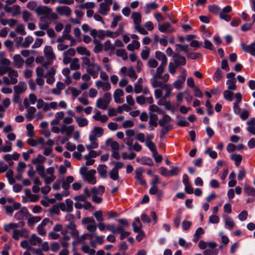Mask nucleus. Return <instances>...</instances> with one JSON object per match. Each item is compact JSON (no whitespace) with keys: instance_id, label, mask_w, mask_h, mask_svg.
I'll return each instance as SVG.
<instances>
[{"instance_id":"obj_6","label":"nucleus","mask_w":255,"mask_h":255,"mask_svg":"<svg viewBox=\"0 0 255 255\" xmlns=\"http://www.w3.org/2000/svg\"><path fill=\"white\" fill-rule=\"evenodd\" d=\"M54 169L52 167H48L46 169L45 177H44V182L46 184H50L55 180L56 177L54 175Z\"/></svg>"},{"instance_id":"obj_44","label":"nucleus","mask_w":255,"mask_h":255,"mask_svg":"<svg viewBox=\"0 0 255 255\" xmlns=\"http://www.w3.org/2000/svg\"><path fill=\"white\" fill-rule=\"evenodd\" d=\"M80 67L79 60L77 58L72 59L70 64V68L72 70H77Z\"/></svg>"},{"instance_id":"obj_28","label":"nucleus","mask_w":255,"mask_h":255,"mask_svg":"<svg viewBox=\"0 0 255 255\" xmlns=\"http://www.w3.org/2000/svg\"><path fill=\"white\" fill-rule=\"evenodd\" d=\"M25 232H26V230L25 229H22L21 230L16 229L13 231L12 237L15 240H19L20 238L24 236Z\"/></svg>"},{"instance_id":"obj_63","label":"nucleus","mask_w":255,"mask_h":255,"mask_svg":"<svg viewBox=\"0 0 255 255\" xmlns=\"http://www.w3.org/2000/svg\"><path fill=\"white\" fill-rule=\"evenodd\" d=\"M159 79H152L151 80V85L153 88L160 87L162 89L163 86L165 84H164L161 81L158 80Z\"/></svg>"},{"instance_id":"obj_14","label":"nucleus","mask_w":255,"mask_h":255,"mask_svg":"<svg viewBox=\"0 0 255 255\" xmlns=\"http://www.w3.org/2000/svg\"><path fill=\"white\" fill-rule=\"evenodd\" d=\"M56 11L59 14L67 17L70 16L72 13V10L67 6H58L56 8Z\"/></svg>"},{"instance_id":"obj_12","label":"nucleus","mask_w":255,"mask_h":255,"mask_svg":"<svg viewBox=\"0 0 255 255\" xmlns=\"http://www.w3.org/2000/svg\"><path fill=\"white\" fill-rule=\"evenodd\" d=\"M96 173V171L95 170L91 169L88 171L83 179L91 184H95L96 183V179L95 176Z\"/></svg>"},{"instance_id":"obj_34","label":"nucleus","mask_w":255,"mask_h":255,"mask_svg":"<svg viewBox=\"0 0 255 255\" xmlns=\"http://www.w3.org/2000/svg\"><path fill=\"white\" fill-rule=\"evenodd\" d=\"M137 162H139L141 164L147 165L149 166H152L153 164V161L151 158L143 156L141 158H137L136 159Z\"/></svg>"},{"instance_id":"obj_21","label":"nucleus","mask_w":255,"mask_h":255,"mask_svg":"<svg viewBox=\"0 0 255 255\" xmlns=\"http://www.w3.org/2000/svg\"><path fill=\"white\" fill-rule=\"evenodd\" d=\"M74 181V177L72 176H68L65 178L62 179V187L65 190L70 188V184Z\"/></svg>"},{"instance_id":"obj_39","label":"nucleus","mask_w":255,"mask_h":255,"mask_svg":"<svg viewBox=\"0 0 255 255\" xmlns=\"http://www.w3.org/2000/svg\"><path fill=\"white\" fill-rule=\"evenodd\" d=\"M18 227V224L11 222L9 224H5L3 225V229L6 232L9 233L12 230L14 231Z\"/></svg>"},{"instance_id":"obj_4","label":"nucleus","mask_w":255,"mask_h":255,"mask_svg":"<svg viewBox=\"0 0 255 255\" xmlns=\"http://www.w3.org/2000/svg\"><path fill=\"white\" fill-rule=\"evenodd\" d=\"M101 66L95 63L93 65H92L91 66L86 67V72L93 77V78L96 79L98 77L99 72L101 70Z\"/></svg>"},{"instance_id":"obj_24","label":"nucleus","mask_w":255,"mask_h":255,"mask_svg":"<svg viewBox=\"0 0 255 255\" xmlns=\"http://www.w3.org/2000/svg\"><path fill=\"white\" fill-rule=\"evenodd\" d=\"M93 119L97 121H100L102 123L107 122L108 120V117L106 115H102L99 111H97L94 115L93 116Z\"/></svg>"},{"instance_id":"obj_45","label":"nucleus","mask_w":255,"mask_h":255,"mask_svg":"<svg viewBox=\"0 0 255 255\" xmlns=\"http://www.w3.org/2000/svg\"><path fill=\"white\" fill-rule=\"evenodd\" d=\"M171 121V117L167 115H165L162 119L159 120L158 124L160 127H164L166 124L170 123Z\"/></svg>"},{"instance_id":"obj_42","label":"nucleus","mask_w":255,"mask_h":255,"mask_svg":"<svg viewBox=\"0 0 255 255\" xmlns=\"http://www.w3.org/2000/svg\"><path fill=\"white\" fill-rule=\"evenodd\" d=\"M82 61V66L85 67L86 69V67H89L91 66L92 65H93L95 63L94 62V59H92V60H91L90 58L87 57H83L81 58Z\"/></svg>"},{"instance_id":"obj_13","label":"nucleus","mask_w":255,"mask_h":255,"mask_svg":"<svg viewBox=\"0 0 255 255\" xmlns=\"http://www.w3.org/2000/svg\"><path fill=\"white\" fill-rule=\"evenodd\" d=\"M241 47L244 52L248 53L253 56H255V42L249 45H246L244 43H242Z\"/></svg>"},{"instance_id":"obj_57","label":"nucleus","mask_w":255,"mask_h":255,"mask_svg":"<svg viewBox=\"0 0 255 255\" xmlns=\"http://www.w3.org/2000/svg\"><path fill=\"white\" fill-rule=\"evenodd\" d=\"M82 250L85 253L88 254L89 255H95V251L91 249L88 245L84 244L82 247Z\"/></svg>"},{"instance_id":"obj_20","label":"nucleus","mask_w":255,"mask_h":255,"mask_svg":"<svg viewBox=\"0 0 255 255\" xmlns=\"http://www.w3.org/2000/svg\"><path fill=\"white\" fill-rule=\"evenodd\" d=\"M124 95V92L123 90L121 89H117L114 93V99L116 103H122L123 100L121 97Z\"/></svg>"},{"instance_id":"obj_40","label":"nucleus","mask_w":255,"mask_h":255,"mask_svg":"<svg viewBox=\"0 0 255 255\" xmlns=\"http://www.w3.org/2000/svg\"><path fill=\"white\" fill-rule=\"evenodd\" d=\"M157 116L155 115H153L150 116L149 121V129L150 130H153L154 128H155L157 126Z\"/></svg>"},{"instance_id":"obj_10","label":"nucleus","mask_w":255,"mask_h":255,"mask_svg":"<svg viewBox=\"0 0 255 255\" xmlns=\"http://www.w3.org/2000/svg\"><path fill=\"white\" fill-rule=\"evenodd\" d=\"M185 70H183V73L182 75H179L178 77V79L173 84L174 87L180 90L182 88L183 84L186 79V75L185 74Z\"/></svg>"},{"instance_id":"obj_62","label":"nucleus","mask_w":255,"mask_h":255,"mask_svg":"<svg viewBox=\"0 0 255 255\" xmlns=\"http://www.w3.org/2000/svg\"><path fill=\"white\" fill-rule=\"evenodd\" d=\"M162 89L165 91V94L164 96V98H168L170 96L172 91V88L170 85L165 84L163 86Z\"/></svg>"},{"instance_id":"obj_33","label":"nucleus","mask_w":255,"mask_h":255,"mask_svg":"<svg viewBox=\"0 0 255 255\" xmlns=\"http://www.w3.org/2000/svg\"><path fill=\"white\" fill-rule=\"evenodd\" d=\"M174 58L175 64L177 66L184 65L186 64V59L184 57L176 54L174 55Z\"/></svg>"},{"instance_id":"obj_15","label":"nucleus","mask_w":255,"mask_h":255,"mask_svg":"<svg viewBox=\"0 0 255 255\" xmlns=\"http://www.w3.org/2000/svg\"><path fill=\"white\" fill-rule=\"evenodd\" d=\"M4 9L6 12H11L13 16L17 15L20 13V6L18 5H14L11 6L6 5Z\"/></svg>"},{"instance_id":"obj_54","label":"nucleus","mask_w":255,"mask_h":255,"mask_svg":"<svg viewBox=\"0 0 255 255\" xmlns=\"http://www.w3.org/2000/svg\"><path fill=\"white\" fill-rule=\"evenodd\" d=\"M158 7V5L155 2H152L149 3H147L145 7V12L148 13L150 11V9H155Z\"/></svg>"},{"instance_id":"obj_8","label":"nucleus","mask_w":255,"mask_h":255,"mask_svg":"<svg viewBox=\"0 0 255 255\" xmlns=\"http://www.w3.org/2000/svg\"><path fill=\"white\" fill-rule=\"evenodd\" d=\"M104 134V129L100 127H95L89 136V140H97L98 137L102 136Z\"/></svg>"},{"instance_id":"obj_55","label":"nucleus","mask_w":255,"mask_h":255,"mask_svg":"<svg viewBox=\"0 0 255 255\" xmlns=\"http://www.w3.org/2000/svg\"><path fill=\"white\" fill-rule=\"evenodd\" d=\"M67 90H69L71 92L73 97L74 98L77 97L81 94V90H78L74 87H68Z\"/></svg>"},{"instance_id":"obj_7","label":"nucleus","mask_w":255,"mask_h":255,"mask_svg":"<svg viewBox=\"0 0 255 255\" xmlns=\"http://www.w3.org/2000/svg\"><path fill=\"white\" fill-rule=\"evenodd\" d=\"M49 223H50L51 225L52 224V222L50 221V220L48 218H45L37 226V231L40 235L45 236L46 234V230L45 229V227Z\"/></svg>"},{"instance_id":"obj_26","label":"nucleus","mask_w":255,"mask_h":255,"mask_svg":"<svg viewBox=\"0 0 255 255\" xmlns=\"http://www.w3.org/2000/svg\"><path fill=\"white\" fill-rule=\"evenodd\" d=\"M65 87V84L61 82H58L56 83V87L52 90V92L55 95H59L61 93V91Z\"/></svg>"},{"instance_id":"obj_1","label":"nucleus","mask_w":255,"mask_h":255,"mask_svg":"<svg viewBox=\"0 0 255 255\" xmlns=\"http://www.w3.org/2000/svg\"><path fill=\"white\" fill-rule=\"evenodd\" d=\"M111 100V94L110 93H105L103 98H100L97 99L96 106L99 109L106 110L107 109Z\"/></svg>"},{"instance_id":"obj_56","label":"nucleus","mask_w":255,"mask_h":255,"mask_svg":"<svg viewBox=\"0 0 255 255\" xmlns=\"http://www.w3.org/2000/svg\"><path fill=\"white\" fill-rule=\"evenodd\" d=\"M41 220V218L40 216H35L29 218L28 219V224L30 226H33L36 223L39 222Z\"/></svg>"},{"instance_id":"obj_11","label":"nucleus","mask_w":255,"mask_h":255,"mask_svg":"<svg viewBox=\"0 0 255 255\" xmlns=\"http://www.w3.org/2000/svg\"><path fill=\"white\" fill-rule=\"evenodd\" d=\"M51 22V19L48 16H41L38 23L39 27L42 30H46L49 28Z\"/></svg>"},{"instance_id":"obj_18","label":"nucleus","mask_w":255,"mask_h":255,"mask_svg":"<svg viewBox=\"0 0 255 255\" xmlns=\"http://www.w3.org/2000/svg\"><path fill=\"white\" fill-rule=\"evenodd\" d=\"M44 53L45 56L50 62L55 59V56L51 46H46L44 49Z\"/></svg>"},{"instance_id":"obj_61","label":"nucleus","mask_w":255,"mask_h":255,"mask_svg":"<svg viewBox=\"0 0 255 255\" xmlns=\"http://www.w3.org/2000/svg\"><path fill=\"white\" fill-rule=\"evenodd\" d=\"M226 84L230 90H235L237 88L235 79H229L227 81Z\"/></svg>"},{"instance_id":"obj_29","label":"nucleus","mask_w":255,"mask_h":255,"mask_svg":"<svg viewBox=\"0 0 255 255\" xmlns=\"http://www.w3.org/2000/svg\"><path fill=\"white\" fill-rule=\"evenodd\" d=\"M158 29L161 32H173L174 29L171 28V24L169 22H166L162 24L158 25Z\"/></svg>"},{"instance_id":"obj_59","label":"nucleus","mask_w":255,"mask_h":255,"mask_svg":"<svg viewBox=\"0 0 255 255\" xmlns=\"http://www.w3.org/2000/svg\"><path fill=\"white\" fill-rule=\"evenodd\" d=\"M105 192V187L103 186H99L98 188L93 187L92 189L91 193L94 195L101 194L102 195Z\"/></svg>"},{"instance_id":"obj_30","label":"nucleus","mask_w":255,"mask_h":255,"mask_svg":"<svg viewBox=\"0 0 255 255\" xmlns=\"http://www.w3.org/2000/svg\"><path fill=\"white\" fill-rule=\"evenodd\" d=\"M75 122L80 128H83L88 126L89 121L86 118L82 117H75Z\"/></svg>"},{"instance_id":"obj_48","label":"nucleus","mask_w":255,"mask_h":255,"mask_svg":"<svg viewBox=\"0 0 255 255\" xmlns=\"http://www.w3.org/2000/svg\"><path fill=\"white\" fill-rule=\"evenodd\" d=\"M140 47V43L137 40H133L132 42L127 46V49L130 51H133L137 49Z\"/></svg>"},{"instance_id":"obj_5","label":"nucleus","mask_w":255,"mask_h":255,"mask_svg":"<svg viewBox=\"0 0 255 255\" xmlns=\"http://www.w3.org/2000/svg\"><path fill=\"white\" fill-rule=\"evenodd\" d=\"M112 2L113 0H104V2L100 4L99 12L103 15H106L110 11Z\"/></svg>"},{"instance_id":"obj_37","label":"nucleus","mask_w":255,"mask_h":255,"mask_svg":"<svg viewBox=\"0 0 255 255\" xmlns=\"http://www.w3.org/2000/svg\"><path fill=\"white\" fill-rule=\"evenodd\" d=\"M97 171L100 176L103 178H106L107 173V166L104 164L99 165L97 168Z\"/></svg>"},{"instance_id":"obj_22","label":"nucleus","mask_w":255,"mask_h":255,"mask_svg":"<svg viewBox=\"0 0 255 255\" xmlns=\"http://www.w3.org/2000/svg\"><path fill=\"white\" fill-rule=\"evenodd\" d=\"M155 57L157 60L161 61L160 65L166 66L167 63V58L164 53L161 51H157L155 53Z\"/></svg>"},{"instance_id":"obj_46","label":"nucleus","mask_w":255,"mask_h":255,"mask_svg":"<svg viewBox=\"0 0 255 255\" xmlns=\"http://www.w3.org/2000/svg\"><path fill=\"white\" fill-rule=\"evenodd\" d=\"M244 191L246 195L253 197L255 196V188L249 185H246Z\"/></svg>"},{"instance_id":"obj_19","label":"nucleus","mask_w":255,"mask_h":255,"mask_svg":"<svg viewBox=\"0 0 255 255\" xmlns=\"http://www.w3.org/2000/svg\"><path fill=\"white\" fill-rule=\"evenodd\" d=\"M14 93L16 94H21L24 93L27 89V86L25 82H20L13 87Z\"/></svg>"},{"instance_id":"obj_27","label":"nucleus","mask_w":255,"mask_h":255,"mask_svg":"<svg viewBox=\"0 0 255 255\" xmlns=\"http://www.w3.org/2000/svg\"><path fill=\"white\" fill-rule=\"evenodd\" d=\"M90 35L93 38H99L103 39L105 37V31L103 30L98 31L95 29H92L90 31Z\"/></svg>"},{"instance_id":"obj_60","label":"nucleus","mask_w":255,"mask_h":255,"mask_svg":"<svg viewBox=\"0 0 255 255\" xmlns=\"http://www.w3.org/2000/svg\"><path fill=\"white\" fill-rule=\"evenodd\" d=\"M104 48L106 51H113L115 49V46L111 43L110 40H108L104 43Z\"/></svg>"},{"instance_id":"obj_49","label":"nucleus","mask_w":255,"mask_h":255,"mask_svg":"<svg viewBox=\"0 0 255 255\" xmlns=\"http://www.w3.org/2000/svg\"><path fill=\"white\" fill-rule=\"evenodd\" d=\"M204 230L201 227L198 228L195 231L194 235L193 241L195 243L197 242L200 239L201 235L204 234Z\"/></svg>"},{"instance_id":"obj_36","label":"nucleus","mask_w":255,"mask_h":255,"mask_svg":"<svg viewBox=\"0 0 255 255\" xmlns=\"http://www.w3.org/2000/svg\"><path fill=\"white\" fill-rule=\"evenodd\" d=\"M50 9L47 6H39L35 9V12L38 15H45L48 14L50 11Z\"/></svg>"},{"instance_id":"obj_50","label":"nucleus","mask_w":255,"mask_h":255,"mask_svg":"<svg viewBox=\"0 0 255 255\" xmlns=\"http://www.w3.org/2000/svg\"><path fill=\"white\" fill-rule=\"evenodd\" d=\"M29 242L31 246H36L38 244L42 242V240L35 234H33L29 240Z\"/></svg>"},{"instance_id":"obj_41","label":"nucleus","mask_w":255,"mask_h":255,"mask_svg":"<svg viewBox=\"0 0 255 255\" xmlns=\"http://www.w3.org/2000/svg\"><path fill=\"white\" fill-rule=\"evenodd\" d=\"M77 53L81 55H84L86 57H90L91 56V52L86 47L83 46H79L76 48Z\"/></svg>"},{"instance_id":"obj_64","label":"nucleus","mask_w":255,"mask_h":255,"mask_svg":"<svg viewBox=\"0 0 255 255\" xmlns=\"http://www.w3.org/2000/svg\"><path fill=\"white\" fill-rule=\"evenodd\" d=\"M27 129V135L29 137H32L34 136V127L31 124H28L26 127Z\"/></svg>"},{"instance_id":"obj_3","label":"nucleus","mask_w":255,"mask_h":255,"mask_svg":"<svg viewBox=\"0 0 255 255\" xmlns=\"http://www.w3.org/2000/svg\"><path fill=\"white\" fill-rule=\"evenodd\" d=\"M25 195L22 197V201L24 203L29 202H36L39 198L38 195L31 193L29 189L24 191Z\"/></svg>"},{"instance_id":"obj_23","label":"nucleus","mask_w":255,"mask_h":255,"mask_svg":"<svg viewBox=\"0 0 255 255\" xmlns=\"http://www.w3.org/2000/svg\"><path fill=\"white\" fill-rule=\"evenodd\" d=\"M143 172V169L141 167H138L136 169L135 172V179L139 182L142 185L146 184L145 181L142 178V174Z\"/></svg>"},{"instance_id":"obj_52","label":"nucleus","mask_w":255,"mask_h":255,"mask_svg":"<svg viewBox=\"0 0 255 255\" xmlns=\"http://www.w3.org/2000/svg\"><path fill=\"white\" fill-rule=\"evenodd\" d=\"M223 77V72L220 68H217L216 72H215L213 79V80L217 82L219 81Z\"/></svg>"},{"instance_id":"obj_25","label":"nucleus","mask_w":255,"mask_h":255,"mask_svg":"<svg viewBox=\"0 0 255 255\" xmlns=\"http://www.w3.org/2000/svg\"><path fill=\"white\" fill-rule=\"evenodd\" d=\"M131 17L133 20L134 27H135L136 26L141 25V15L139 12H133L131 14Z\"/></svg>"},{"instance_id":"obj_16","label":"nucleus","mask_w":255,"mask_h":255,"mask_svg":"<svg viewBox=\"0 0 255 255\" xmlns=\"http://www.w3.org/2000/svg\"><path fill=\"white\" fill-rule=\"evenodd\" d=\"M95 86L98 89H102L103 91H108L111 89V84L109 82L98 80L95 82Z\"/></svg>"},{"instance_id":"obj_47","label":"nucleus","mask_w":255,"mask_h":255,"mask_svg":"<svg viewBox=\"0 0 255 255\" xmlns=\"http://www.w3.org/2000/svg\"><path fill=\"white\" fill-rule=\"evenodd\" d=\"M132 226L133 228V231L135 233H137L140 230H141L142 225L138 217H137L135 219L134 222L132 223Z\"/></svg>"},{"instance_id":"obj_38","label":"nucleus","mask_w":255,"mask_h":255,"mask_svg":"<svg viewBox=\"0 0 255 255\" xmlns=\"http://www.w3.org/2000/svg\"><path fill=\"white\" fill-rule=\"evenodd\" d=\"M165 66L159 65L154 73L153 74L152 78L153 79H160L162 78V74L163 73L164 70V67Z\"/></svg>"},{"instance_id":"obj_43","label":"nucleus","mask_w":255,"mask_h":255,"mask_svg":"<svg viewBox=\"0 0 255 255\" xmlns=\"http://www.w3.org/2000/svg\"><path fill=\"white\" fill-rule=\"evenodd\" d=\"M106 143L107 145H110L112 151L118 150L120 147L119 144L115 141H113L112 138H108L106 140Z\"/></svg>"},{"instance_id":"obj_51","label":"nucleus","mask_w":255,"mask_h":255,"mask_svg":"<svg viewBox=\"0 0 255 255\" xmlns=\"http://www.w3.org/2000/svg\"><path fill=\"white\" fill-rule=\"evenodd\" d=\"M242 156L239 154H233L231 156V159L235 162L236 166H238L242 160Z\"/></svg>"},{"instance_id":"obj_35","label":"nucleus","mask_w":255,"mask_h":255,"mask_svg":"<svg viewBox=\"0 0 255 255\" xmlns=\"http://www.w3.org/2000/svg\"><path fill=\"white\" fill-rule=\"evenodd\" d=\"M46 160V158L41 154H38L37 156L33 158L31 163L36 165L43 164Z\"/></svg>"},{"instance_id":"obj_17","label":"nucleus","mask_w":255,"mask_h":255,"mask_svg":"<svg viewBox=\"0 0 255 255\" xmlns=\"http://www.w3.org/2000/svg\"><path fill=\"white\" fill-rule=\"evenodd\" d=\"M223 218L225 221V227L229 230H232L235 226L234 220L228 215H223Z\"/></svg>"},{"instance_id":"obj_53","label":"nucleus","mask_w":255,"mask_h":255,"mask_svg":"<svg viewBox=\"0 0 255 255\" xmlns=\"http://www.w3.org/2000/svg\"><path fill=\"white\" fill-rule=\"evenodd\" d=\"M11 145H12V143L11 142L6 141H5V145L0 147V152H10L12 150Z\"/></svg>"},{"instance_id":"obj_2","label":"nucleus","mask_w":255,"mask_h":255,"mask_svg":"<svg viewBox=\"0 0 255 255\" xmlns=\"http://www.w3.org/2000/svg\"><path fill=\"white\" fill-rule=\"evenodd\" d=\"M180 169L177 166H172L171 170L161 167L159 169V173L165 177H171L177 175L180 172Z\"/></svg>"},{"instance_id":"obj_32","label":"nucleus","mask_w":255,"mask_h":255,"mask_svg":"<svg viewBox=\"0 0 255 255\" xmlns=\"http://www.w3.org/2000/svg\"><path fill=\"white\" fill-rule=\"evenodd\" d=\"M8 75L11 81L12 85L15 84L17 82L18 80L17 77L18 76V74L16 71L12 69L8 72Z\"/></svg>"},{"instance_id":"obj_58","label":"nucleus","mask_w":255,"mask_h":255,"mask_svg":"<svg viewBox=\"0 0 255 255\" xmlns=\"http://www.w3.org/2000/svg\"><path fill=\"white\" fill-rule=\"evenodd\" d=\"M44 169V166L43 164L36 165V170L38 172V174L43 178L45 177Z\"/></svg>"},{"instance_id":"obj_31","label":"nucleus","mask_w":255,"mask_h":255,"mask_svg":"<svg viewBox=\"0 0 255 255\" xmlns=\"http://www.w3.org/2000/svg\"><path fill=\"white\" fill-rule=\"evenodd\" d=\"M13 64L18 68H21L24 64V60L22 58L20 55H15L13 57Z\"/></svg>"},{"instance_id":"obj_9","label":"nucleus","mask_w":255,"mask_h":255,"mask_svg":"<svg viewBox=\"0 0 255 255\" xmlns=\"http://www.w3.org/2000/svg\"><path fill=\"white\" fill-rule=\"evenodd\" d=\"M23 104L25 108L27 109V113L26 117L29 120H31L33 118V114L36 112V109L34 107H29V103L27 99L24 100Z\"/></svg>"}]
</instances>
